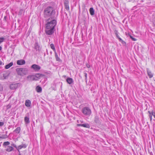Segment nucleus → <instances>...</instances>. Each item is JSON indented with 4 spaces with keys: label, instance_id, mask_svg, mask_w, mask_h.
<instances>
[{
    "label": "nucleus",
    "instance_id": "6e6552de",
    "mask_svg": "<svg viewBox=\"0 0 155 155\" xmlns=\"http://www.w3.org/2000/svg\"><path fill=\"white\" fill-rule=\"evenodd\" d=\"M35 77L34 75H30L27 76V78L28 79V80L30 81H33L37 80V79L35 78Z\"/></svg>",
    "mask_w": 155,
    "mask_h": 155
},
{
    "label": "nucleus",
    "instance_id": "9b49d317",
    "mask_svg": "<svg viewBox=\"0 0 155 155\" xmlns=\"http://www.w3.org/2000/svg\"><path fill=\"white\" fill-rule=\"evenodd\" d=\"M25 63V61L24 60H20L17 61V64L18 65H22Z\"/></svg>",
    "mask_w": 155,
    "mask_h": 155
},
{
    "label": "nucleus",
    "instance_id": "72a5a7b5",
    "mask_svg": "<svg viewBox=\"0 0 155 155\" xmlns=\"http://www.w3.org/2000/svg\"><path fill=\"white\" fill-rule=\"evenodd\" d=\"M11 146H13V147H15L17 149V147L16 145L15 144L12 143L11 144Z\"/></svg>",
    "mask_w": 155,
    "mask_h": 155
},
{
    "label": "nucleus",
    "instance_id": "2eb2a0df",
    "mask_svg": "<svg viewBox=\"0 0 155 155\" xmlns=\"http://www.w3.org/2000/svg\"><path fill=\"white\" fill-rule=\"evenodd\" d=\"M13 147L11 146H8L6 148V150L8 152H10L13 150Z\"/></svg>",
    "mask_w": 155,
    "mask_h": 155
},
{
    "label": "nucleus",
    "instance_id": "a19ab883",
    "mask_svg": "<svg viewBox=\"0 0 155 155\" xmlns=\"http://www.w3.org/2000/svg\"><path fill=\"white\" fill-rule=\"evenodd\" d=\"M2 49V47L0 46V51Z\"/></svg>",
    "mask_w": 155,
    "mask_h": 155
},
{
    "label": "nucleus",
    "instance_id": "bb28decb",
    "mask_svg": "<svg viewBox=\"0 0 155 155\" xmlns=\"http://www.w3.org/2000/svg\"><path fill=\"white\" fill-rule=\"evenodd\" d=\"M42 76V74H36L35 75V78H36L38 79V78H40L41 76Z\"/></svg>",
    "mask_w": 155,
    "mask_h": 155
},
{
    "label": "nucleus",
    "instance_id": "5701e85b",
    "mask_svg": "<svg viewBox=\"0 0 155 155\" xmlns=\"http://www.w3.org/2000/svg\"><path fill=\"white\" fill-rule=\"evenodd\" d=\"M13 64L12 62H10V63L5 65V68L6 69H8Z\"/></svg>",
    "mask_w": 155,
    "mask_h": 155
},
{
    "label": "nucleus",
    "instance_id": "f03ea898",
    "mask_svg": "<svg viewBox=\"0 0 155 155\" xmlns=\"http://www.w3.org/2000/svg\"><path fill=\"white\" fill-rule=\"evenodd\" d=\"M46 23L45 24V28H54L56 25V21L54 19H53L52 18H48L45 20Z\"/></svg>",
    "mask_w": 155,
    "mask_h": 155
},
{
    "label": "nucleus",
    "instance_id": "4be33fe9",
    "mask_svg": "<svg viewBox=\"0 0 155 155\" xmlns=\"http://www.w3.org/2000/svg\"><path fill=\"white\" fill-rule=\"evenodd\" d=\"M21 128L20 127H17L13 132L16 134H19L20 132Z\"/></svg>",
    "mask_w": 155,
    "mask_h": 155
},
{
    "label": "nucleus",
    "instance_id": "39448f33",
    "mask_svg": "<svg viewBox=\"0 0 155 155\" xmlns=\"http://www.w3.org/2000/svg\"><path fill=\"white\" fill-rule=\"evenodd\" d=\"M52 28H45V32L47 35H52L55 30L54 28L53 27Z\"/></svg>",
    "mask_w": 155,
    "mask_h": 155
},
{
    "label": "nucleus",
    "instance_id": "2f4dec72",
    "mask_svg": "<svg viewBox=\"0 0 155 155\" xmlns=\"http://www.w3.org/2000/svg\"><path fill=\"white\" fill-rule=\"evenodd\" d=\"M84 76L85 77V81H86V82H87V73H84Z\"/></svg>",
    "mask_w": 155,
    "mask_h": 155
},
{
    "label": "nucleus",
    "instance_id": "f704fd0d",
    "mask_svg": "<svg viewBox=\"0 0 155 155\" xmlns=\"http://www.w3.org/2000/svg\"><path fill=\"white\" fill-rule=\"evenodd\" d=\"M23 11V10L22 9L20 10L18 14H20V15L21 14H22V12Z\"/></svg>",
    "mask_w": 155,
    "mask_h": 155
},
{
    "label": "nucleus",
    "instance_id": "b1692460",
    "mask_svg": "<svg viewBox=\"0 0 155 155\" xmlns=\"http://www.w3.org/2000/svg\"><path fill=\"white\" fill-rule=\"evenodd\" d=\"M55 56L56 60L57 61H61V60L60 59V58L58 57V55L56 52L55 53Z\"/></svg>",
    "mask_w": 155,
    "mask_h": 155
},
{
    "label": "nucleus",
    "instance_id": "c9c22d12",
    "mask_svg": "<svg viewBox=\"0 0 155 155\" xmlns=\"http://www.w3.org/2000/svg\"><path fill=\"white\" fill-rule=\"evenodd\" d=\"M4 124V123L2 122H0V126H2Z\"/></svg>",
    "mask_w": 155,
    "mask_h": 155
},
{
    "label": "nucleus",
    "instance_id": "ddd939ff",
    "mask_svg": "<svg viewBox=\"0 0 155 155\" xmlns=\"http://www.w3.org/2000/svg\"><path fill=\"white\" fill-rule=\"evenodd\" d=\"M77 126H78L83 127L87 128H89L90 127V125L88 124H78Z\"/></svg>",
    "mask_w": 155,
    "mask_h": 155
},
{
    "label": "nucleus",
    "instance_id": "c756f323",
    "mask_svg": "<svg viewBox=\"0 0 155 155\" xmlns=\"http://www.w3.org/2000/svg\"><path fill=\"white\" fill-rule=\"evenodd\" d=\"M10 143L8 141L4 142L3 143V146H8L10 144Z\"/></svg>",
    "mask_w": 155,
    "mask_h": 155
},
{
    "label": "nucleus",
    "instance_id": "e433bc0d",
    "mask_svg": "<svg viewBox=\"0 0 155 155\" xmlns=\"http://www.w3.org/2000/svg\"><path fill=\"white\" fill-rule=\"evenodd\" d=\"M86 66L88 68H89L90 67V66L88 64H86Z\"/></svg>",
    "mask_w": 155,
    "mask_h": 155
},
{
    "label": "nucleus",
    "instance_id": "aec40b11",
    "mask_svg": "<svg viewBox=\"0 0 155 155\" xmlns=\"http://www.w3.org/2000/svg\"><path fill=\"white\" fill-rule=\"evenodd\" d=\"M90 14L91 15H93L94 14V11L93 8H91L89 9Z\"/></svg>",
    "mask_w": 155,
    "mask_h": 155
},
{
    "label": "nucleus",
    "instance_id": "58836bf2",
    "mask_svg": "<svg viewBox=\"0 0 155 155\" xmlns=\"http://www.w3.org/2000/svg\"><path fill=\"white\" fill-rule=\"evenodd\" d=\"M153 116L154 118H155V112H154V114L153 115Z\"/></svg>",
    "mask_w": 155,
    "mask_h": 155
},
{
    "label": "nucleus",
    "instance_id": "dca6fc26",
    "mask_svg": "<svg viewBox=\"0 0 155 155\" xmlns=\"http://www.w3.org/2000/svg\"><path fill=\"white\" fill-rule=\"evenodd\" d=\"M94 121L97 124H99L100 122V120L99 117L97 116H95L94 118Z\"/></svg>",
    "mask_w": 155,
    "mask_h": 155
},
{
    "label": "nucleus",
    "instance_id": "a878e982",
    "mask_svg": "<svg viewBox=\"0 0 155 155\" xmlns=\"http://www.w3.org/2000/svg\"><path fill=\"white\" fill-rule=\"evenodd\" d=\"M114 33L117 37V38L119 39V38H120L118 34V31L116 30H114Z\"/></svg>",
    "mask_w": 155,
    "mask_h": 155
},
{
    "label": "nucleus",
    "instance_id": "20e7f679",
    "mask_svg": "<svg viewBox=\"0 0 155 155\" xmlns=\"http://www.w3.org/2000/svg\"><path fill=\"white\" fill-rule=\"evenodd\" d=\"M83 114L86 116H90L91 114V111L90 108L88 107L83 108L81 110Z\"/></svg>",
    "mask_w": 155,
    "mask_h": 155
},
{
    "label": "nucleus",
    "instance_id": "9d476101",
    "mask_svg": "<svg viewBox=\"0 0 155 155\" xmlns=\"http://www.w3.org/2000/svg\"><path fill=\"white\" fill-rule=\"evenodd\" d=\"M34 48L37 51L39 52L41 50L40 47L37 42H36L35 44Z\"/></svg>",
    "mask_w": 155,
    "mask_h": 155
},
{
    "label": "nucleus",
    "instance_id": "393cba45",
    "mask_svg": "<svg viewBox=\"0 0 155 155\" xmlns=\"http://www.w3.org/2000/svg\"><path fill=\"white\" fill-rule=\"evenodd\" d=\"M24 120L26 124H28L30 123L29 118L28 117H25L24 118Z\"/></svg>",
    "mask_w": 155,
    "mask_h": 155
},
{
    "label": "nucleus",
    "instance_id": "4c0bfd02",
    "mask_svg": "<svg viewBox=\"0 0 155 155\" xmlns=\"http://www.w3.org/2000/svg\"><path fill=\"white\" fill-rule=\"evenodd\" d=\"M2 87L1 86H0V91H2Z\"/></svg>",
    "mask_w": 155,
    "mask_h": 155
},
{
    "label": "nucleus",
    "instance_id": "6ab92c4d",
    "mask_svg": "<svg viewBox=\"0 0 155 155\" xmlns=\"http://www.w3.org/2000/svg\"><path fill=\"white\" fill-rule=\"evenodd\" d=\"M148 112L149 114V117L150 118V120H152V116L154 114V111H148Z\"/></svg>",
    "mask_w": 155,
    "mask_h": 155
},
{
    "label": "nucleus",
    "instance_id": "c85d7f7f",
    "mask_svg": "<svg viewBox=\"0 0 155 155\" xmlns=\"http://www.w3.org/2000/svg\"><path fill=\"white\" fill-rule=\"evenodd\" d=\"M119 41H120L121 43L122 44H123L124 45H126V42L124 41H123L121 38H119Z\"/></svg>",
    "mask_w": 155,
    "mask_h": 155
},
{
    "label": "nucleus",
    "instance_id": "f8f14e48",
    "mask_svg": "<svg viewBox=\"0 0 155 155\" xmlns=\"http://www.w3.org/2000/svg\"><path fill=\"white\" fill-rule=\"evenodd\" d=\"M27 147V145L25 144H22V145H20L18 146L17 148V149L18 150V151L20 152V151L19 150L21 149L22 148H25Z\"/></svg>",
    "mask_w": 155,
    "mask_h": 155
},
{
    "label": "nucleus",
    "instance_id": "a211bd4d",
    "mask_svg": "<svg viewBox=\"0 0 155 155\" xmlns=\"http://www.w3.org/2000/svg\"><path fill=\"white\" fill-rule=\"evenodd\" d=\"M147 74L149 78H151L153 76V74L152 72L149 70H147Z\"/></svg>",
    "mask_w": 155,
    "mask_h": 155
},
{
    "label": "nucleus",
    "instance_id": "79ce46f5",
    "mask_svg": "<svg viewBox=\"0 0 155 155\" xmlns=\"http://www.w3.org/2000/svg\"><path fill=\"white\" fill-rule=\"evenodd\" d=\"M0 138H5V137H0Z\"/></svg>",
    "mask_w": 155,
    "mask_h": 155
},
{
    "label": "nucleus",
    "instance_id": "cd10ccee",
    "mask_svg": "<svg viewBox=\"0 0 155 155\" xmlns=\"http://www.w3.org/2000/svg\"><path fill=\"white\" fill-rule=\"evenodd\" d=\"M51 48L54 51H55V49L54 45L53 44H51L50 45Z\"/></svg>",
    "mask_w": 155,
    "mask_h": 155
},
{
    "label": "nucleus",
    "instance_id": "f257e3e1",
    "mask_svg": "<svg viewBox=\"0 0 155 155\" xmlns=\"http://www.w3.org/2000/svg\"><path fill=\"white\" fill-rule=\"evenodd\" d=\"M55 14V10L51 6H48L46 8L44 12V17L45 18L52 17L54 19Z\"/></svg>",
    "mask_w": 155,
    "mask_h": 155
},
{
    "label": "nucleus",
    "instance_id": "473e14b6",
    "mask_svg": "<svg viewBox=\"0 0 155 155\" xmlns=\"http://www.w3.org/2000/svg\"><path fill=\"white\" fill-rule=\"evenodd\" d=\"M130 37L133 41H136L137 40V39L135 38H133L131 35H130Z\"/></svg>",
    "mask_w": 155,
    "mask_h": 155
},
{
    "label": "nucleus",
    "instance_id": "1a4fd4ad",
    "mask_svg": "<svg viewBox=\"0 0 155 155\" xmlns=\"http://www.w3.org/2000/svg\"><path fill=\"white\" fill-rule=\"evenodd\" d=\"M64 5L65 9L67 10L68 11L69 10V1L68 0H64Z\"/></svg>",
    "mask_w": 155,
    "mask_h": 155
},
{
    "label": "nucleus",
    "instance_id": "7c9ffc66",
    "mask_svg": "<svg viewBox=\"0 0 155 155\" xmlns=\"http://www.w3.org/2000/svg\"><path fill=\"white\" fill-rule=\"evenodd\" d=\"M4 39H5L4 38H0V43L3 42L4 41Z\"/></svg>",
    "mask_w": 155,
    "mask_h": 155
},
{
    "label": "nucleus",
    "instance_id": "4468645a",
    "mask_svg": "<svg viewBox=\"0 0 155 155\" xmlns=\"http://www.w3.org/2000/svg\"><path fill=\"white\" fill-rule=\"evenodd\" d=\"M67 82L69 84H72L74 82L73 79L70 78H68L66 79Z\"/></svg>",
    "mask_w": 155,
    "mask_h": 155
},
{
    "label": "nucleus",
    "instance_id": "412c9836",
    "mask_svg": "<svg viewBox=\"0 0 155 155\" xmlns=\"http://www.w3.org/2000/svg\"><path fill=\"white\" fill-rule=\"evenodd\" d=\"M36 89L38 93H40L42 91L41 87L38 86L36 87Z\"/></svg>",
    "mask_w": 155,
    "mask_h": 155
},
{
    "label": "nucleus",
    "instance_id": "0eeeda50",
    "mask_svg": "<svg viewBox=\"0 0 155 155\" xmlns=\"http://www.w3.org/2000/svg\"><path fill=\"white\" fill-rule=\"evenodd\" d=\"M19 83L12 84L10 86V88L12 90L16 89L18 88Z\"/></svg>",
    "mask_w": 155,
    "mask_h": 155
},
{
    "label": "nucleus",
    "instance_id": "ea45409f",
    "mask_svg": "<svg viewBox=\"0 0 155 155\" xmlns=\"http://www.w3.org/2000/svg\"><path fill=\"white\" fill-rule=\"evenodd\" d=\"M2 62L1 61H0V65H2Z\"/></svg>",
    "mask_w": 155,
    "mask_h": 155
},
{
    "label": "nucleus",
    "instance_id": "7ed1b4c3",
    "mask_svg": "<svg viewBox=\"0 0 155 155\" xmlns=\"http://www.w3.org/2000/svg\"><path fill=\"white\" fill-rule=\"evenodd\" d=\"M16 71L18 75L23 76L27 74L28 70L26 68H17Z\"/></svg>",
    "mask_w": 155,
    "mask_h": 155
},
{
    "label": "nucleus",
    "instance_id": "37998d69",
    "mask_svg": "<svg viewBox=\"0 0 155 155\" xmlns=\"http://www.w3.org/2000/svg\"><path fill=\"white\" fill-rule=\"evenodd\" d=\"M18 155H21V154L20 152H19V153L18 154Z\"/></svg>",
    "mask_w": 155,
    "mask_h": 155
},
{
    "label": "nucleus",
    "instance_id": "423d86ee",
    "mask_svg": "<svg viewBox=\"0 0 155 155\" xmlns=\"http://www.w3.org/2000/svg\"><path fill=\"white\" fill-rule=\"evenodd\" d=\"M31 68L33 69L35 71H38L41 69V67L39 65L33 64L31 66Z\"/></svg>",
    "mask_w": 155,
    "mask_h": 155
},
{
    "label": "nucleus",
    "instance_id": "f3484780",
    "mask_svg": "<svg viewBox=\"0 0 155 155\" xmlns=\"http://www.w3.org/2000/svg\"><path fill=\"white\" fill-rule=\"evenodd\" d=\"M31 102L28 100H27L25 102V105L27 107H29L31 106Z\"/></svg>",
    "mask_w": 155,
    "mask_h": 155
}]
</instances>
